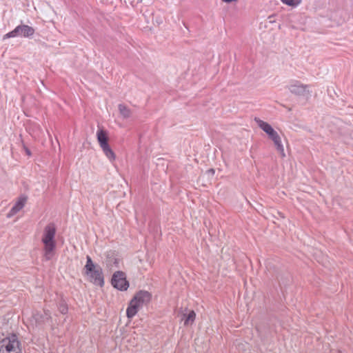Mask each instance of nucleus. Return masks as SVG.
Returning <instances> with one entry per match:
<instances>
[{"instance_id":"nucleus-2","label":"nucleus","mask_w":353,"mask_h":353,"mask_svg":"<svg viewBox=\"0 0 353 353\" xmlns=\"http://www.w3.org/2000/svg\"><path fill=\"white\" fill-rule=\"evenodd\" d=\"M272 17H273L272 16H270V17H268V19H269V21H268V22H270V23H272V22H276V21H275V20L272 19Z\"/></svg>"},{"instance_id":"nucleus-3","label":"nucleus","mask_w":353,"mask_h":353,"mask_svg":"<svg viewBox=\"0 0 353 353\" xmlns=\"http://www.w3.org/2000/svg\"><path fill=\"white\" fill-rule=\"evenodd\" d=\"M143 0H137V3H141Z\"/></svg>"},{"instance_id":"nucleus-1","label":"nucleus","mask_w":353,"mask_h":353,"mask_svg":"<svg viewBox=\"0 0 353 353\" xmlns=\"http://www.w3.org/2000/svg\"><path fill=\"white\" fill-rule=\"evenodd\" d=\"M284 4L291 7H296L301 2V0H281Z\"/></svg>"}]
</instances>
